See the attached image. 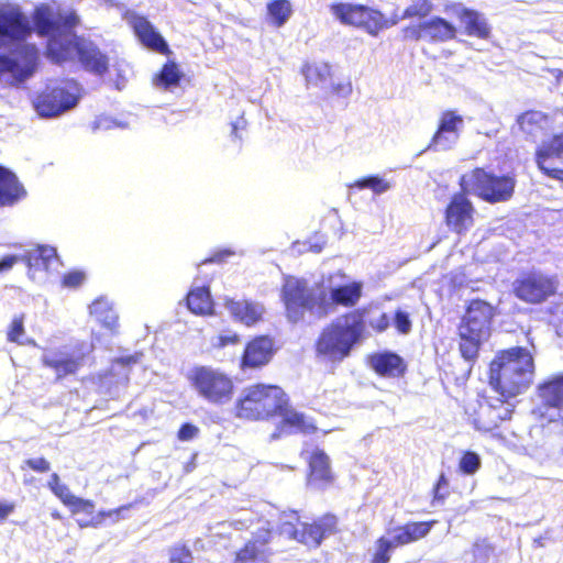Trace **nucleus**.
I'll use <instances>...</instances> for the list:
<instances>
[{
  "instance_id": "1",
  "label": "nucleus",
  "mask_w": 563,
  "mask_h": 563,
  "mask_svg": "<svg viewBox=\"0 0 563 563\" xmlns=\"http://www.w3.org/2000/svg\"><path fill=\"white\" fill-rule=\"evenodd\" d=\"M31 18L32 25L19 5L0 3V51L9 48L11 53L0 54V75L10 74L16 82L34 75L40 52L35 44L25 43L33 31L46 38L45 55L49 60L63 64L70 60L75 52L85 70L99 76L109 70L107 54L91 40L76 35L80 19L75 10L41 3Z\"/></svg>"
},
{
  "instance_id": "2",
  "label": "nucleus",
  "mask_w": 563,
  "mask_h": 563,
  "mask_svg": "<svg viewBox=\"0 0 563 563\" xmlns=\"http://www.w3.org/2000/svg\"><path fill=\"white\" fill-rule=\"evenodd\" d=\"M362 297V284L352 282L325 290L314 292L302 278L288 277L280 288L284 313L292 324L306 320H320L330 314L336 306L354 307Z\"/></svg>"
},
{
  "instance_id": "3",
  "label": "nucleus",
  "mask_w": 563,
  "mask_h": 563,
  "mask_svg": "<svg viewBox=\"0 0 563 563\" xmlns=\"http://www.w3.org/2000/svg\"><path fill=\"white\" fill-rule=\"evenodd\" d=\"M534 372V358L528 349H504L489 363L488 384L500 396L514 398L532 385Z\"/></svg>"
},
{
  "instance_id": "4",
  "label": "nucleus",
  "mask_w": 563,
  "mask_h": 563,
  "mask_svg": "<svg viewBox=\"0 0 563 563\" xmlns=\"http://www.w3.org/2000/svg\"><path fill=\"white\" fill-rule=\"evenodd\" d=\"M365 314V308L354 309L327 324L314 341L316 356L332 364L349 357L353 347L364 338Z\"/></svg>"
},
{
  "instance_id": "5",
  "label": "nucleus",
  "mask_w": 563,
  "mask_h": 563,
  "mask_svg": "<svg viewBox=\"0 0 563 563\" xmlns=\"http://www.w3.org/2000/svg\"><path fill=\"white\" fill-rule=\"evenodd\" d=\"M287 404V393L278 385L256 383L244 388L234 405L235 416L247 421H268Z\"/></svg>"
},
{
  "instance_id": "6",
  "label": "nucleus",
  "mask_w": 563,
  "mask_h": 563,
  "mask_svg": "<svg viewBox=\"0 0 563 563\" xmlns=\"http://www.w3.org/2000/svg\"><path fill=\"white\" fill-rule=\"evenodd\" d=\"M516 185V174L497 175L483 167H475L459 179L461 188L488 203L509 201L515 195Z\"/></svg>"
},
{
  "instance_id": "7",
  "label": "nucleus",
  "mask_w": 563,
  "mask_h": 563,
  "mask_svg": "<svg viewBox=\"0 0 563 563\" xmlns=\"http://www.w3.org/2000/svg\"><path fill=\"white\" fill-rule=\"evenodd\" d=\"M187 379L197 395L211 405L221 406L233 399V378L220 368L197 365L187 374Z\"/></svg>"
},
{
  "instance_id": "8",
  "label": "nucleus",
  "mask_w": 563,
  "mask_h": 563,
  "mask_svg": "<svg viewBox=\"0 0 563 563\" xmlns=\"http://www.w3.org/2000/svg\"><path fill=\"white\" fill-rule=\"evenodd\" d=\"M510 397L494 396L487 391L477 394L476 406L468 416L474 428L484 433H495L503 423L511 420L515 406L509 402Z\"/></svg>"
},
{
  "instance_id": "9",
  "label": "nucleus",
  "mask_w": 563,
  "mask_h": 563,
  "mask_svg": "<svg viewBox=\"0 0 563 563\" xmlns=\"http://www.w3.org/2000/svg\"><path fill=\"white\" fill-rule=\"evenodd\" d=\"M336 531V517L325 514L312 522L286 520L280 525V532L288 539L301 543L310 549L318 548L323 539Z\"/></svg>"
},
{
  "instance_id": "10",
  "label": "nucleus",
  "mask_w": 563,
  "mask_h": 563,
  "mask_svg": "<svg viewBox=\"0 0 563 563\" xmlns=\"http://www.w3.org/2000/svg\"><path fill=\"white\" fill-rule=\"evenodd\" d=\"M559 280L554 275L540 271L521 273L512 283V292L521 301L540 305L558 292Z\"/></svg>"
},
{
  "instance_id": "11",
  "label": "nucleus",
  "mask_w": 563,
  "mask_h": 563,
  "mask_svg": "<svg viewBox=\"0 0 563 563\" xmlns=\"http://www.w3.org/2000/svg\"><path fill=\"white\" fill-rule=\"evenodd\" d=\"M456 34V26L438 15L418 23H410L401 29V37L406 42L445 43L454 40Z\"/></svg>"
},
{
  "instance_id": "12",
  "label": "nucleus",
  "mask_w": 563,
  "mask_h": 563,
  "mask_svg": "<svg viewBox=\"0 0 563 563\" xmlns=\"http://www.w3.org/2000/svg\"><path fill=\"white\" fill-rule=\"evenodd\" d=\"M470 195L472 194L460 187V191L450 197L444 208V223L451 232L457 235L466 234L475 223L476 210L473 202L467 198Z\"/></svg>"
},
{
  "instance_id": "13",
  "label": "nucleus",
  "mask_w": 563,
  "mask_h": 563,
  "mask_svg": "<svg viewBox=\"0 0 563 563\" xmlns=\"http://www.w3.org/2000/svg\"><path fill=\"white\" fill-rule=\"evenodd\" d=\"M78 101L77 96L65 86L46 87L33 100V107L40 117H56L73 107Z\"/></svg>"
},
{
  "instance_id": "14",
  "label": "nucleus",
  "mask_w": 563,
  "mask_h": 563,
  "mask_svg": "<svg viewBox=\"0 0 563 563\" xmlns=\"http://www.w3.org/2000/svg\"><path fill=\"white\" fill-rule=\"evenodd\" d=\"M276 353L274 339L268 334H258L246 341L239 361L242 372L261 369L268 365Z\"/></svg>"
},
{
  "instance_id": "15",
  "label": "nucleus",
  "mask_w": 563,
  "mask_h": 563,
  "mask_svg": "<svg viewBox=\"0 0 563 563\" xmlns=\"http://www.w3.org/2000/svg\"><path fill=\"white\" fill-rule=\"evenodd\" d=\"M534 161L544 176L563 184V133L541 144L536 150Z\"/></svg>"
},
{
  "instance_id": "16",
  "label": "nucleus",
  "mask_w": 563,
  "mask_h": 563,
  "mask_svg": "<svg viewBox=\"0 0 563 563\" xmlns=\"http://www.w3.org/2000/svg\"><path fill=\"white\" fill-rule=\"evenodd\" d=\"M495 316L496 307L492 303L479 298L471 299L459 327L489 336Z\"/></svg>"
},
{
  "instance_id": "17",
  "label": "nucleus",
  "mask_w": 563,
  "mask_h": 563,
  "mask_svg": "<svg viewBox=\"0 0 563 563\" xmlns=\"http://www.w3.org/2000/svg\"><path fill=\"white\" fill-rule=\"evenodd\" d=\"M308 486L324 489L333 485L335 474L331 466V459L323 449L314 448L306 459Z\"/></svg>"
},
{
  "instance_id": "18",
  "label": "nucleus",
  "mask_w": 563,
  "mask_h": 563,
  "mask_svg": "<svg viewBox=\"0 0 563 563\" xmlns=\"http://www.w3.org/2000/svg\"><path fill=\"white\" fill-rule=\"evenodd\" d=\"M464 119L455 110H445L440 114L438 128L431 137L429 147L449 150L456 143Z\"/></svg>"
},
{
  "instance_id": "19",
  "label": "nucleus",
  "mask_w": 563,
  "mask_h": 563,
  "mask_svg": "<svg viewBox=\"0 0 563 563\" xmlns=\"http://www.w3.org/2000/svg\"><path fill=\"white\" fill-rule=\"evenodd\" d=\"M86 353H64L60 351L45 352L41 357L43 366L55 373L56 380H60L67 376L76 375L84 366Z\"/></svg>"
},
{
  "instance_id": "20",
  "label": "nucleus",
  "mask_w": 563,
  "mask_h": 563,
  "mask_svg": "<svg viewBox=\"0 0 563 563\" xmlns=\"http://www.w3.org/2000/svg\"><path fill=\"white\" fill-rule=\"evenodd\" d=\"M277 417L280 421L276 428L273 438H278L285 434H312L316 433L318 428L311 419H308L305 413L295 410L290 405V398L287 395V404L280 409Z\"/></svg>"
},
{
  "instance_id": "21",
  "label": "nucleus",
  "mask_w": 563,
  "mask_h": 563,
  "mask_svg": "<svg viewBox=\"0 0 563 563\" xmlns=\"http://www.w3.org/2000/svg\"><path fill=\"white\" fill-rule=\"evenodd\" d=\"M271 540L272 531L269 529H257L252 538L236 551L233 563L267 562L272 555L267 547Z\"/></svg>"
},
{
  "instance_id": "22",
  "label": "nucleus",
  "mask_w": 563,
  "mask_h": 563,
  "mask_svg": "<svg viewBox=\"0 0 563 563\" xmlns=\"http://www.w3.org/2000/svg\"><path fill=\"white\" fill-rule=\"evenodd\" d=\"M129 23L135 36L144 47L164 56L172 55V51L165 38L145 16L133 15Z\"/></svg>"
},
{
  "instance_id": "23",
  "label": "nucleus",
  "mask_w": 563,
  "mask_h": 563,
  "mask_svg": "<svg viewBox=\"0 0 563 563\" xmlns=\"http://www.w3.org/2000/svg\"><path fill=\"white\" fill-rule=\"evenodd\" d=\"M223 306L236 322L245 327H254L264 319V306L253 300L227 297Z\"/></svg>"
},
{
  "instance_id": "24",
  "label": "nucleus",
  "mask_w": 563,
  "mask_h": 563,
  "mask_svg": "<svg viewBox=\"0 0 563 563\" xmlns=\"http://www.w3.org/2000/svg\"><path fill=\"white\" fill-rule=\"evenodd\" d=\"M26 196L27 191L16 174L0 164V208L13 207Z\"/></svg>"
},
{
  "instance_id": "25",
  "label": "nucleus",
  "mask_w": 563,
  "mask_h": 563,
  "mask_svg": "<svg viewBox=\"0 0 563 563\" xmlns=\"http://www.w3.org/2000/svg\"><path fill=\"white\" fill-rule=\"evenodd\" d=\"M536 395L542 407L563 409V373L552 374L541 380L536 387Z\"/></svg>"
},
{
  "instance_id": "26",
  "label": "nucleus",
  "mask_w": 563,
  "mask_h": 563,
  "mask_svg": "<svg viewBox=\"0 0 563 563\" xmlns=\"http://www.w3.org/2000/svg\"><path fill=\"white\" fill-rule=\"evenodd\" d=\"M369 366L379 376L398 378L405 375L407 364L394 352H378L369 356Z\"/></svg>"
},
{
  "instance_id": "27",
  "label": "nucleus",
  "mask_w": 563,
  "mask_h": 563,
  "mask_svg": "<svg viewBox=\"0 0 563 563\" xmlns=\"http://www.w3.org/2000/svg\"><path fill=\"white\" fill-rule=\"evenodd\" d=\"M454 13L456 18L460 20V22L463 24L464 32L466 35L479 40L489 38L492 29L487 20L481 12L474 9L459 7L454 11Z\"/></svg>"
},
{
  "instance_id": "28",
  "label": "nucleus",
  "mask_w": 563,
  "mask_h": 563,
  "mask_svg": "<svg viewBox=\"0 0 563 563\" xmlns=\"http://www.w3.org/2000/svg\"><path fill=\"white\" fill-rule=\"evenodd\" d=\"M438 520L431 519L427 521H408L396 528L397 534L391 540L396 547H404L418 542L426 538Z\"/></svg>"
},
{
  "instance_id": "29",
  "label": "nucleus",
  "mask_w": 563,
  "mask_h": 563,
  "mask_svg": "<svg viewBox=\"0 0 563 563\" xmlns=\"http://www.w3.org/2000/svg\"><path fill=\"white\" fill-rule=\"evenodd\" d=\"M487 338L457 325V344L462 358L470 364H474L478 358L482 344Z\"/></svg>"
},
{
  "instance_id": "30",
  "label": "nucleus",
  "mask_w": 563,
  "mask_h": 563,
  "mask_svg": "<svg viewBox=\"0 0 563 563\" xmlns=\"http://www.w3.org/2000/svg\"><path fill=\"white\" fill-rule=\"evenodd\" d=\"M186 306L196 316L213 313V301L208 286L195 287L187 292Z\"/></svg>"
},
{
  "instance_id": "31",
  "label": "nucleus",
  "mask_w": 563,
  "mask_h": 563,
  "mask_svg": "<svg viewBox=\"0 0 563 563\" xmlns=\"http://www.w3.org/2000/svg\"><path fill=\"white\" fill-rule=\"evenodd\" d=\"M396 24V18H387L382 11L365 5V12L362 14V30L369 35L377 36L382 31Z\"/></svg>"
},
{
  "instance_id": "32",
  "label": "nucleus",
  "mask_w": 563,
  "mask_h": 563,
  "mask_svg": "<svg viewBox=\"0 0 563 563\" xmlns=\"http://www.w3.org/2000/svg\"><path fill=\"white\" fill-rule=\"evenodd\" d=\"M330 11L342 24L362 29L364 4L334 2L330 4Z\"/></svg>"
},
{
  "instance_id": "33",
  "label": "nucleus",
  "mask_w": 563,
  "mask_h": 563,
  "mask_svg": "<svg viewBox=\"0 0 563 563\" xmlns=\"http://www.w3.org/2000/svg\"><path fill=\"white\" fill-rule=\"evenodd\" d=\"M301 74L308 88L324 89L332 79L331 67L327 63H306L301 67Z\"/></svg>"
},
{
  "instance_id": "34",
  "label": "nucleus",
  "mask_w": 563,
  "mask_h": 563,
  "mask_svg": "<svg viewBox=\"0 0 563 563\" xmlns=\"http://www.w3.org/2000/svg\"><path fill=\"white\" fill-rule=\"evenodd\" d=\"M184 73L180 70L179 65L175 60L165 62L157 74L153 77L155 87L163 90H170L179 86Z\"/></svg>"
},
{
  "instance_id": "35",
  "label": "nucleus",
  "mask_w": 563,
  "mask_h": 563,
  "mask_svg": "<svg viewBox=\"0 0 563 563\" xmlns=\"http://www.w3.org/2000/svg\"><path fill=\"white\" fill-rule=\"evenodd\" d=\"M90 314L104 328L114 331L118 328V316L109 302L103 298L93 300L90 305Z\"/></svg>"
},
{
  "instance_id": "36",
  "label": "nucleus",
  "mask_w": 563,
  "mask_h": 563,
  "mask_svg": "<svg viewBox=\"0 0 563 563\" xmlns=\"http://www.w3.org/2000/svg\"><path fill=\"white\" fill-rule=\"evenodd\" d=\"M292 14L289 0H272L267 3V19L275 27H282Z\"/></svg>"
},
{
  "instance_id": "37",
  "label": "nucleus",
  "mask_w": 563,
  "mask_h": 563,
  "mask_svg": "<svg viewBox=\"0 0 563 563\" xmlns=\"http://www.w3.org/2000/svg\"><path fill=\"white\" fill-rule=\"evenodd\" d=\"M432 11L433 4L430 0H412L411 3L404 9L401 14L394 13L391 18L397 19V24L401 20L418 19L423 21Z\"/></svg>"
},
{
  "instance_id": "38",
  "label": "nucleus",
  "mask_w": 563,
  "mask_h": 563,
  "mask_svg": "<svg viewBox=\"0 0 563 563\" xmlns=\"http://www.w3.org/2000/svg\"><path fill=\"white\" fill-rule=\"evenodd\" d=\"M25 314L24 313H19V314H15L8 328H7V341L10 342V343H15L18 345H23V344H30V345H33V346H36V342L34 339H29L26 341L23 340V338L25 336V333H26V330H25Z\"/></svg>"
},
{
  "instance_id": "39",
  "label": "nucleus",
  "mask_w": 563,
  "mask_h": 563,
  "mask_svg": "<svg viewBox=\"0 0 563 563\" xmlns=\"http://www.w3.org/2000/svg\"><path fill=\"white\" fill-rule=\"evenodd\" d=\"M131 506H132L131 504H128V505H123V506H120L114 509L100 510L90 520L78 521V526L80 528H89V527L97 528V527L101 526L106 521V519H111L112 521H117L120 518L121 512L124 510H129L131 508Z\"/></svg>"
},
{
  "instance_id": "40",
  "label": "nucleus",
  "mask_w": 563,
  "mask_h": 563,
  "mask_svg": "<svg viewBox=\"0 0 563 563\" xmlns=\"http://www.w3.org/2000/svg\"><path fill=\"white\" fill-rule=\"evenodd\" d=\"M56 255L55 250L53 247H48L45 245H38L36 247V253L29 254L23 256V260L26 262L25 264L30 267H43L47 268L49 265V260Z\"/></svg>"
},
{
  "instance_id": "41",
  "label": "nucleus",
  "mask_w": 563,
  "mask_h": 563,
  "mask_svg": "<svg viewBox=\"0 0 563 563\" xmlns=\"http://www.w3.org/2000/svg\"><path fill=\"white\" fill-rule=\"evenodd\" d=\"M395 548L396 545L390 539L379 537L375 541V551L371 556V563H389Z\"/></svg>"
},
{
  "instance_id": "42",
  "label": "nucleus",
  "mask_w": 563,
  "mask_h": 563,
  "mask_svg": "<svg viewBox=\"0 0 563 563\" xmlns=\"http://www.w3.org/2000/svg\"><path fill=\"white\" fill-rule=\"evenodd\" d=\"M482 465L479 455L474 451H464L459 461V471L465 475L475 474Z\"/></svg>"
},
{
  "instance_id": "43",
  "label": "nucleus",
  "mask_w": 563,
  "mask_h": 563,
  "mask_svg": "<svg viewBox=\"0 0 563 563\" xmlns=\"http://www.w3.org/2000/svg\"><path fill=\"white\" fill-rule=\"evenodd\" d=\"M353 186L360 189L368 188L377 195L383 194L389 189L388 181L376 175L357 179Z\"/></svg>"
},
{
  "instance_id": "44",
  "label": "nucleus",
  "mask_w": 563,
  "mask_h": 563,
  "mask_svg": "<svg viewBox=\"0 0 563 563\" xmlns=\"http://www.w3.org/2000/svg\"><path fill=\"white\" fill-rule=\"evenodd\" d=\"M471 551L474 561L479 563H487L489 556L494 552V545L487 539H477L472 544Z\"/></svg>"
},
{
  "instance_id": "45",
  "label": "nucleus",
  "mask_w": 563,
  "mask_h": 563,
  "mask_svg": "<svg viewBox=\"0 0 563 563\" xmlns=\"http://www.w3.org/2000/svg\"><path fill=\"white\" fill-rule=\"evenodd\" d=\"M169 563H194V555L186 543H176L170 547Z\"/></svg>"
},
{
  "instance_id": "46",
  "label": "nucleus",
  "mask_w": 563,
  "mask_h": 563,
  "mask_svg": "<svg viewBox=\"0 0 563 563\" xmlns=\"http://www.w3.org/2000/svg\"><path fill=\"white\" fill-rule=\"evenodd\" d=\"M65 506L69 509L73 515L76 514H86L92 515L95 511V503L90 499H84L77 496L69 498L65 501Z\"/></svg>"
},
{
  "instance_id": "47",
  "label": "nucleus",
  "mask_w": 563,
  "mask_h": 563,
  "mask_svg": "<svg viewBox=\"0 0 563 563\" xmlns=\"http://www.w3.org/2000/svg\"><path fill=\"white\" fill-rule=\"evenodd\" d=\"M449 481L445 474L441 473L432 488V504L444 503L449 496Z\"/></svg>"
},
{
  "instance_id": "48",
  "label": "nucleus",
  "mask_w": 563,
  "mask_h": 563,
  "mask_svg": "<svg viewBox=\"0 0 563 563\" xmlns=\"http://www.w3.org/2000/svg\"><path fill=\"white\" fill-rule=\"evenodd\" d=\"M86 274L79 269L66 272L60 279V285L65 288L75 289L82 285Z\"/></svg>"
},
{
  "instance_id": "49",
  "label": "nucleus",
  "mask_w": 563,
  "mask_h": 563,
  "mask_svg": "<svg viewBox=\"0 0 563 563\" xmlns=\"http://www.w3.org/2000/svg\"><path fill=\"white\" fill-rule=\"evenodd\" d=\"M22 471L31 470L35 473H47L51 471V463L43 456L25 460L21 465Z\"/></svg>"
},
{
  "instance_id": "50",
  "label": "nucleus",
  "mask_w": 563,
  "mask_h": 563,
  "mask_svg": "<svg viewBox=\"0 0 563 563\" xmlns=\"http://www.w3.org/2000/svg\"><path fill=\"white\" fill-rule=\"evenodd\" d=\"M394 325L400 334L409 333L412 327L409 314L402 310H396L394 316Z\"/></svg>"
},
{
  "instance_id": "51",
  "label": "nucleus",
  "mask_w": 563,
  "mask_h": 563,
  "mask_svg": "<svg viewBox=\"0 0 563 563\" xmlns=\"http://www.w3.org/2000/svg\"><path fill=\"white\" fill-rule=\"evenodd\" d=\"M241 342V336L235 333L231 332L228 334H220L216 338L214 342L212 343V347L214 350H222L229 345H238Z\"/></svg>"
},
{
  "instance_id": "52",
  "label": "nucleus",
  "mask_w": 563,
  "mask_h": 563,
  "mask_svg": "<svg viewBox=\"0 0 563 563\" xmlns=\"http://www.w3.org/2000/svg\"><path fill=\"white\" fill-rule=\"evenodd\" d=\"M324 89L329 96L347 97L352 91V86L349 81L333 84L331 80Z\"/></svg>"
},
{
  "instance_id": "53",
  "label": "nucleus",
  "mask_w": 563,
  "mask_h": 563,
  "mask_svg": "<svg viewBox=\"0 0 563 563\" xmlns=\"http://www.w3.org/2000/svg\"><path fill=\"white\" fill-rule=\"evenodd\" d=\"M199 433L198 427L190 422H185L180 426L177 432V438L180 441H190Z\"/></svg>"
},
{
  "instance_id": "54",
  "label": "nucleus",
  "mask_w": 563,
  "mask_h": 563,
  "mask_svg": "<svg viewBox=\"0 0 563 563\" xmlns=\"http://www.w3.org/2000/svg\"><path fill=\"white\" fill-rule=\"evenodd\" d=\"M390 325V318L387 313L383 312L377 319L369 322V327L376 333L386 331Z\"/></svg>"
},
{
  "instance_id": "55",
  "label": "nucleus",
  "mask_w": 563,
  "mask_h": 563,
  "mask_svg": "<svg viewBox=\"0 0 563 563\" xmlns=\"http://www.w3.org/2000/svg\"><path fill=\"white\" fill-rule=\"evenodd\" d=\"M142 353H134L126 356H120L114 360V363L121 366H132L141 361Z\"/></svg>"
},
{
  "instance_id": "56",
  "label": "nucleus",
  "mask_w": 563,
  "mask_h": 563,
  "mask_svg": "<svg viewBox=\"0 0 563 563\" xmlns=\"http://www.w3.org/2000/svg\"><path fill=\"white\" fill-rule=\"evenodd\" d=\"M22 257L18 255H7L0 260V274L9 272Z\"/></svg>"
},
{
  "instance_id": "57",
  "label": "nucleus",
  "mask_w": 563,
  "mask_h": 563,
  "mask_svg": "<svg viewBox=\"0 0 563 563\" xmlns=\"http://www.w3.org/2000/svg\"><path fill=\"white\" fill-rule=\"evenodd\" d=\"M65 505V501H67L69 498H73L75 495L70 493L69 488L66 485H60L57 487H53L52 490Z\"/></svg>"
},
{
  "instance_id": "58",
  "label": "nucleus",
  "mask_w": 563,
  "mask_h": 563,
  "mask_svg": "<svg viewBox=\"0 0 563 563\" xmlns=\"http://www.w3.org/2000/svg\"><path fill=\"white\" fill-rule=\"evenodd\" d=\"M15 509L12 501H0V521L5 520Z\"/></svg>"
},
{
  "instance_id": "59",
  "label": "nucleus",
  "mask_w": 563,
  "mask_h": 563,
  "mask_svg": "<svg viewBox=\"0 0 563 563\" xmlns=\"http://www.w3.org/2000/svg\"><path fill=\"white\" fill-rule=\"evenodd\" d=\"M245 125H246V122L243 118H241L239 121L232 123V134L235 136V137H239L241 139V136L238 134V131L240 129H245Z\"/></svg>"
},
{
  "instance_id": "60",
  "label": "nucleus",
  "mask_w": 563,
  "mask_h": 563,
  "mask_svg": "<svg viewBox=\"0 0 563 563\" xmlns=\"http://www.w3.org/2000/svg\"><path fill=\"white\" fill-rule=\"evenodd\" d=\"M230 252L223 251L214 254L212 257L206 258L202 263H211V262H222Z\"/></svg>"
},
{
  "instance_id": "61",
  "label": "nucleus",
  "mask_w": 563,
  "mask_h": 563,
  "mask_svg": "<svg viewBox=\"0 0 563 563\" xmlns=\"http://www.w3.org/2000/svg\"><path fill=\"white\" fill-rule=\"evenodd\" d=\"M60 479H59V476L58 474L56 473H53L49 477V481H48V487L51 490H53V487H57V486H60Z\"/></svg>"
},
{
  "instance_id": "62",
  "label": "nucleus",
  "mask_w": 563,
  "mask_h": 563,
  "mask_svg": "<svg viewBox=\"0 0 563 563\" xmlns=\"http://www.w3.org/2000/svg\"><path fill=\"white\" fill-rule=\"evenodd\" d=\"M533 115V112H525L522 113L519 119H518V122L520 125H523L525 124V121L528 120L530 117Z\"/></svg>"
}]
</instances>
